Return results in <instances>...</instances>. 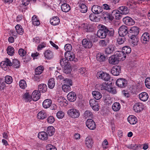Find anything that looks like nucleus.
Here are the masks:
<instances>
[{
    "label": "nucleus",
    "instance_id": "1",
    "mask_svg": "<svg viewBox=\"0 0 150 150\" xmlns=\"http://www.w3.org/2000/svg\"><path fill=\"white\" fill-rule=\"evenodd\" d=\"M114 31L113 29L108 28L104 25H102L97 33L98 37L100 38H104L108 35L112 36L114 34Z\"/></svg>",
    "mask_w": 150,
    "mask_h": 150
},
{
    "label": "nucleus",
    "instance_id": "2",
    "mask_svg": "<svg viewBox=\"0 0 150 150\" xmlns=\"http://www.w3.org/2000/svg\"><path fill=\"white\" fill-rule=\"evenodd\" d=\"M67 114L69 117L74 119L78 118L80 115L79 111L74 108L69 110L67 112Z\"/></svg>",
    "mask_w": 150,
    "mask_h": 150
},
{
    "label": "nucleus",
    "instance_id": "3",
    "mask_svg": "<svg viewBox=\"0 0 150 150\" xmlns=\"http://www.w3.org/2000/svg\"><path fill=\"white\" fill-rule=\"evenodd\" d=\"M96 77L99 79H102L106 81H108L110 78V76L108 74L105 73L102 71L97 72Z\"/></svg>",
    "mask_w": 150,
    "mask_h": 150
},
{
    "label": "nucleus",
    "instance_id": "4",
    "mask_svg": "<svg viewBox=\"0 0 150 150\" xmlns=\"http://www.w3.org/2000/svg\"><path fill=\"white\" fill-rule=\"evenodd\" d=\"M128 28L125 25L120 26L118 30V34L120 36H125L129 33Z\"/></svg>",
    "mask_w": 150,
    "mask_h": 150
},
{
    "label": "nucleus",
    "instance_id": "5",
    "mask_svg": "<svg viewBox=\"0 0 150 150\" xmlns=\"http://www.w3.org/2000/svg\"><path fill=\"white\" fill-rule=\"evenodd\" d=\"M67 60L66 58H62L60 61V63L62 67H64V71L66 73H68L70 72V69H66V67L68 65Z\"/></svg>",
    "mask_w": 150,
    "mask_h": 150
},
{
    "label": "nucleus",
    "instance_id": "6",
    "mask_svg": "<svg viewBox=\"0 0 150 150\" xmlns=\"http://www.w3.org/2000/svg\"><path fill=\"white\" fill-rule=\"evenodd\" d=\"M89 104L92 109L95 111H98L99 106L98 102L94 99H91L89 101Z\"/></svg>",
    "mask_w": 150,
    "mask_h": 150
},
{
    "label": "nucleus",
    "instance_id": "7",
    "mask_svg": "<svg viewBox=\"0 0 150 150\" xmlns=\"http://www.w3.org/2000/svg\"><path fill=\"white\" fill-rule=\"evenodd\" d=\"M86 125L88 128L91 130H94L96 127L95 122L91 119H88L86 122Z\"/></svg>",
    "mask_w": 150,
    "mask_h": 150
},
{
    "label": "nucleus",
    "instance_id": "8",
    "mask_svg": "<svg viewBox=\"0 0 150 150\" xmlns=\"http://www.w3.org/2000/svg\"><path fill=\"white\" fill-rule=\"evenodd\" d=\"M65 57L67 60L76 62L77 59L75 58V55L72 52H66L64 54Z\"/></svg>",
    "mask_w": 150,
    "mask_h": 150
},
{
    "label": "nucleus",
    "instance_id": "9",
    "mask_svg": "<svg viewBox=\"0 0 150 150\" xmlns=\"http://www.w3.org/2000/svg\"><path fill=\"white\" fill-rule=\"evenodd\" d=\"M123 21L125 24L128 26L134 25L135 23L134 21L131 17L127 16L124 18Z\"/></svg>",
    "mask_w": 150,
    "mask_h": 150
},
{
    "label": "nucleus",
    "instance_id": "10",
    "mask_svg": "<svg viewBox=\"0 0 150 150\" xmlns=\"http://www.w3.org/2000/svg\"><path fill=\"white\" fill-rule=\"evenodd\" d=\"M82 43L83 46L86 48H90L93 45L92 41L89 39H87L86 38L83 39Z\"/></svg>",
    "mask_w": 150,
    "mask_h": 150
},
{
    "label": "nucleus",
    "instance_id": "11",
    "mask_svg": "<svg viewBox=\"0 0 150 150\" xmlns=\"http://www.w3.org/2000/svg\"><path fill=\"white\" fill-rule=\"evenodd\" d=\"M116 83L117 86L119 87L124 88L126 86L127 82L125 79L120 78L117 80Z\"/></svg>",
    "mask_w": 150,
    "mask_h": 150
},
{
    "label": "nucleus",
    "instance_id": "12",
    "mask_svg": "<svg viewBox=\"0 0 150 150\" xmlns=\"http://www.w3.org/2000/svg\"><path fill=\"white\" fill-rule=\"evenodd\" d=\"M101 12L100 16L102 18L107 20L109 19L112 20L113 19V17L111 14L105 11H102Z\"/></svg>",
    "mask_w": 150,
    "mask_h": 150
},
{
    "label": "nucleus",
    "instance_id": "13",
    "mask_svg": "<svg viewBox=\"0 0 150 150\" xmlns=\"http://www.w3.org/2000/svg\"><path fill=\"white\" fill-rule=\"evenodd\" d=\"M12 63L9 59L7 58L6 59L5 61L1 62L0 64L1 67L2 68H4H4H6V67L12 66Z\"/></svg>",
    "mask_w": 150,
    "mask_h": 150
},
{
    "label": "nucleus",
    "instance_id": "14",
    "mask_svg": "<svg viewBox=\"0 0 150 150\" xmlns=\"http://www.w3.org/2000/svg\"><path fill=\"white\" fill-rule=\"evenodd\" d=\"M40 93L38 90H35L32 93V99L34 101H36L40 99Z\"/></svg>",
    "mask_w": 150,
    "mask_h": 150
},
{
    "label": "nucleus",
    "instance_id": "15",
    "mask_svg": "<svg viewBox=\"0 0 150 150\" xmlns=\"http://www.w3.org/2000/svg\"><path fill=\"white\" fill-rule=\"evenodd\" d=\"M91 11L93 13L95 14H98L102 12L103 9L100 6L95 5L92 6Z\"/></svg>",
    "mask_w": 150,
    "mask_h": 150
},
{
    "label": "nucleus",
    "instance_id": "16",
    "mask_svg": "<svg viewBox=\"0 0 150 150\" xmlns=\"http://www.w3.org/2000/svg\"><path fill=\"white\" fill-rule=\"evenodd\" d=\"M116 55H114L110 57L108 59L109 63L113 65L117 64L119 61Z\"/></svg>",
    "mask_w": 150,
    "mask_h": 150
},
{
    "label": "nucleus",
    "instance_id": "17",
    "mask_svg": "<svg viewBox=\"0 0 150 150\" xmlns=\"http://www.w3.org/2000/svg\"><path fill=\"white\" fill-rule=\"evenodd\" d=\"M121 71L120 67L115 66L113 67L111 70V73L114 76H118Z\"/></svg>",
    "mask_w": 150,
    "mask_h": 150
},
{
    "label": "nucleus",
    "instance_id": "18",
    "mask_svg": "<svg viewBox=\"0 0 150 150\" xmlns=\"http://www.w3.org/2000/svg\"><path fill=\"white\" fill-rule=\"evenodd\" d=\"M149 40V34L147 32L144 33L142 35L141 38L142 42L144 44L147 43Z\"/></svg>",
    "mask_w": 150,
    "mask_h": 150
},
{
    "label": "nucleus",
    "instance_id": "19",
    "mask_svg": "<svg viewBox=\"0 0 150 150\" xmlns=\"http://www.w3.org/2000/svg\"><path fill=\"white\" fill-rule=\"evenodd\" d=\"M67 98L68 100L70 102H74L75 101L76 99V94L73 92H71L67 95Z\"/></svg>",
    "mask_w": 150,
    "mask_h": 150
},
{
    "label": "nucleus",
    "instance_id": "20",
    "mask_svg": "<svg viewBox=\"0 0 150 150\" xmlns=\"http://www.w3.org/2000/svg\"><path fill=\"white\" fill-rule=\"evenodd\" d=\"M143 108L142 104L139 103H136L133 107L134 110L136 112H140L141 111Z\"/></svg>",
    "mask_w": 150,
    "mask_h": 150
},
{
    "label": "nucleus",
    "instance_id": "21",
    "mask_svg": "<svg viewBox=\"0 0 150 150\" xmlns=\"http://www.w3.org/2000/svg\"><path fill=\"white\" fill-rule=\"evenodd\" d=\"M48 134L45 132H39L38 134V138L42 140H47L48 137Z\"/></svg>",
    "mask_w": 150,
    "mask_h": 150
},
{
    "label": "nucleus",
    "instance_id": "22",
    "mask_svg": "<svg viewBox=\"0 0 150 150\" xmlns=\"http://www.w3.org/2000/svg\"><path fill=\"white\" fill-rule=\"evenodd\" d=\"M119 13L122 14H127L129 12V10L127 7L125 6H121L119 7Z\"/></svg>",
    "mask_w": 150,
    "mask_h": 150
},
{
    "label": "nucleus",
    "instance_id": "23",
    "mask_svg": "<svg viewBox=\"0 0 150 150\" xmlns=\"http://www.w3.org/2000/svg\"><path fill=\"white\" fill-rule=\"evenodd\" d=\"M81 28L84 30L85 32H91L92 30L90 25L87 23H83L80 26Z\"/></svg>",
    "mask_w": 150,
    "mask_h": 150
},
{
    "label": "nucleus",
    "instance_id": "24",
    "mask_svg": "<svg viewBox=\"0 0 150 150\" xmlns=\"http://www.w3.org/2000/svg\"><path fill=\"white\" fill-rule=\"evenodd\" d=\"M38 91L40 93H44L47 91V86L45 84L41 83L38 85Z\"/></svg>",
    "mask_w": 150,
    "mask_h": 150
},
{
    "label": "nucleus",
    "instance_id": "25",
    "mask_svg": "<svg viewBox=\"0 0 150 150\" xmlns=\"http://www.w3.org/2000/svg\"><path fill=\"white\" fill-rule=\"evenodd\" d=\"M139 41V39L137 37L133 38H130L129 40V43L130 45L133 47L136 46L137 44Z\"/></svg>",
    "mask_w": 150,
    "mask_h": 150
},
{
    "label": "nucleus",
    "instance_id": "26",
    "mask_svg": "<svg viewBox=\"0 0 150 150\" xmlns=\"http://www.w3.org/2000/svg\"><path fill=\"white\" fill-rule=\"evenodd\" d=\"M127 120L129 123L131 125H134L137 122L136 117L133 115L129 116L127 118Z\"/></svg>",
    "mask_w": 150,
    "mask_h": 150
},
{
    "label": "nucleus",
    "instance_id": "27",
    "mask_svg": "<svg viewBox=\"0 0 150 150\" xmlns=\"http://www.w3.org/2000/svg\"><path fill=\"white\" fill-rule=\"evenodd\" d=\"M47 117V114L43 110L39 112L37 114V118L38 119L43 120Z\"/></svg>",
    "mask_w": 150,
    "mask_h": 150
},
{
    "label": "nucleus",
    "instance_id": "28",
    "mask_svg": "<svg viewBox=\"0 0 150 150\" xmlns=\"http://www.w3.org/2000/svg\"><path fill=\"white\" fill-rule=\"evenodd\" d=\"M140 99L143 101H146L148 98L149 96L148 94L145 92L141 93L139 95Z\"/></svg>",
    "mask_w": 150,
    "mask_h": 150
},
{
    "label": "nucleus",
    "instance_id": "29",
    "mask_svg": "<svg viewBox=\"0 0 150 150\" xmlns=\"http://www.w3.org/2000/svg\"><path fill=\"white\" fill-rule=\"evenodd\" d=\"M93 142L92 138L90 137H87L85 140V145L86 147L91 148L93 144Z\"/></svg>",
    "mask_w": 150,
    "mask_h": 150
},
{
    "label": "nucleus",
    "instance_id": "30",
    "mask_svg": "<svg viewBox=\"0 0 150 150\" xmlns=\"http://www.w3.org/2000/svg\"><path fill=\"white\" fill-rule=\"evenodd\" d=\"M61 8L62 11L67 12L70 11L71 8L68 4L67 3H64L61 5Z\"/></svg>",
    "mask_w": 150,
    "mask_h": 150
},
{
    "label": "nucleus",
    "instance_id": "31",
    "mask_svg": "<svg viewBox=\"0 0 150 150\" xmlns=\"http://www.w3.org/2000/svg\"><path fill=\"white\" fill-rule=\"evenodd\" d=\"M59 19L57 16L53 17L52 18L50 19V22L51 24L54 25L59 24Z\"/></svg>",
    "mask_w": 150,
    "mask_h": 150
},
{
    "label": "nucleus",
    "instance_id": "32",
    "mask_svg": "<svg viewBox=\"0 0 150 150\" xmlns=\"http://www.w3.org/2000/svg\"><path fill=\"white\" fill-rule=\"evenodd\" d=\"M54 132L55 129L54 127L52 126H50L47 127L46 132L48 136H51L54 134Z\"/></svg>",
    "mask_w": 150,
    "mask_h": 150
},
{
    "label": "nucleus",
    "instance_id": "33",
    "mask_svg": "<svg viewBox=\"0 0 150 150\" xmlns=\"http://www.w3.org/2000/svg\"><path fill=\"white\" fill-rule=\"evenodd\" d=\"M96 57L97 61L100 62L105 61L106 59V57L104 55L101 53H98L96 55Z\"/></svg>",
    "mask_w": 150,
    "mask_h": 150
},
{
    "label": "nucleus",
    "instance_id": "34",
    "mask_svg": "<svg viewBox=\"0 0 150 150\" xmlns=\"http://www.w3.org/2000/svg\"><path fill=\"white\" fill-rule=\"evenodd\" d=\"M52 103V101L50 99L45 100L42 103L43 107L45 108H47L50 107Z\"/></svg>",
    "mask_w": 150,
    "mask_h": 150
},
{
    "label": "nucleus",
    "instance_id": "35",
    "mask_svg": "<svg viewBox=\"0 0 150 150\" xmlns=\"http://www.w3.org/2000/svg\"><path fill=\"white\" fill-rule=\"evenodd\" d=\"M44 56L47 59H51L53 57V52L51 51L47 50L44 53Z\"/></svg>",
    "mask_w": 150,
    "mask_h": 150
},
{
    "label": "nucleus",
    "instance_id": "36",
    "mask_svg": "<svg viewBox=\"0 0 150 150\" xmlns=\"http://www.w3.org/2000/svg\"><path fill=\"white\" fill-rule=\"evenodd\" d=\"M16 32L20 35H22L24 32V30L22 26L19 24H17L15 27Z\"/></svg>",
    "mask_w": 150,
    "mask_h": 150
},
{
    "label": "nucleus",
    "instance_id": "37",
    "mask_svg": "<svg viewBox=\"0 0 150 150\" xmlns=\"http://www.w3.org/2000/svg\"><path fill=\"white\" fill-rule=\"evenodd\" d=\"M114 47L110 45L105 49V53L107 54H111L112 53L114 50Z\"/></svg>",
    "mask_w": 150,
    "mask_h": 150
},
{
    "label": "nucleus",
    "instance_id": "38",
    "mask_svg": "<svg viewBox=\"0 0 150 150\" xmlns=\"http://www.w3.org/2000/svg\"><path fill=\"white\" fill-rule=\"evenodd\" d=\"M124 54V53H123V51H122L120 52H117L115 55L117 56V58L118 59V60L119 61L120 60H123V58L125 59L126 57V56Z\"/></svg>",
    "mask_w": 150,
    "mask_h": 150
},
{
    "label": "nucleus",
    "instance_id": "39",
    "mask_svg": "<svg viewBox=\"0 0 150 150\" xmlns=\"http://www.w3.org/2000/svg\"><path fill=\"white\" fill-rule=\"evenodd\" d=\"M92 94L95 99L98 100L102 97L101 94L98 91H94L92 92Z\"/></svg>",
    "mask_w": 150,
    "mask_h": 150
},
{
    "label": "nucleus",
    "instance_id": "40",
    "mask_svg": "<svg viewBox=\"0 0 150 150\" xmlns=\"http://www.w3.org/2000/svg\"><path fill=\"white\" fill-rule=\"evenodd\" d=\"M79 7L80 8V11L82 13H85L87 11V7L83 3H79Z\"/></svg>",
    "mask_w": 150,
    "mask_h": 150
},
{
    "label": "nucleus",
    "instance_id": "41",
    "mask_svg": "<svg viewBox=\"0 0 150 150\" xmlns=\"http://www.w3.org/2000/svg\"><path fill=\"white\" fill-rule=\"evenodd\" d=\"M33 24L35 26H38L40 24V22L36 15H34L32 18Z\"/></svg>",
    "mask_w": 150,
    "mask_h": 150
},
{
    "label": "nucleus",
    "instance_id": "42",
    "mask_svg": "<svg viewBox=\"0 0 150 150\" xmlns=\"http://www.w3.org/2000/svg\"><path fill=\"white\" fill-rule=\"evenodd\" d=\"M112 108L114 111H117L120 108V104L118 102L115 103L112 105Z\"/></svg>",
    "mask_w": 150,
    "mask_h": 150
},
{
    "label": "nucleus",
    "instance_id": "43",
    "mask_svg": "<svg viewBox=\"0 0 150 150\" xmlns=\"http://www.w3.org/2000/svg\"><path fill=\"white\" fill-rule=\"evenodd\" d=\"M103 98L105 103H106V104L109 105L111 103V98L108 95L104 96Z\"/></svg>",
    "mask_w": 150,
    "mask_h": 150
},
{
    "label": "nucleus",
    "instance_id": "44",
    "mask_svg": "<svg viewBox=\"0 0 150 150\" xmlns=\"http://www.w3.org/2000/svg\"><path fill=\"white\" fill-rule=\"evenodd\" d=\"M129 30L131 31L132 33H134L135 35H137L139 32V28L136 26L132 27Z\"/></svg>",
    "mask_w": 150,
    "mask_h": 150
},
{
    "label": "nucleus",
    "instance_id": "45",
    "mask_svg": "<svg viewBox=\"0 0 150 150\" xmlns=\"http://www.w3.org/2000/svg\"><path fill=\"white\" fill-rule=\"evenodd\" d=\"M122 51H123V53H124L125 54H128L131 52V49L129 47L125 46L123 47Z\"/></svg>",
    "mask_w": 150,
    "mask_h": 150
},
{
    "label": "nucleus",
    "instance_id": "46",
    "mask_svg": "<svg viewBox=\"0 0 150 150\" xmlns=\"http://www.w3.org/2000/svg\"><path fill=\"white\" fill-rule=\"evenodd\" d=\"M44 67L42 66H40L37 67L35 69V74L36 75L41 74L44 70Z\"/></svg>",
    "mask_w": 150,
    "mask_h": 150
},
{
    "label": "nucleus",
    "instance_id": "47",
    "mask_svg": "<svg viewBox=\"0 0 150 150\" xmlns=\"http://www.w3.org/2000/svg\"><path fill=\"white\" fill-rule=\"evenodd\" d=\"M55 85V83L54 79H50L48 82V85L49 88L51 89H52L54 86Z\"/></svg>",
    "mask_w": 150,
    "mask_h": 150
},
{
    "label": "nucleus",
    "instance_id": "48",
    "mask_svg": "<svg viewBox=\"0 0 150 150\" xmlns=\"http://www.w3.org/2000/svg\"><path fill=\"white\" fill-rule=\"evenodd\" d=\"M7 52L8 54L10 56L13 55L14 53V49L13 47L9 46L7 49Z\"/></svg>",
    "mask_w": 150,
    "mask_h": 150
},
{
    "label": "nucleus",
    "instance_id": "49",
    "mask_svg": "<svg viewBox=\"0 0 150 150\" xmlns=\"http://www.w3.org/2000/svg\"><path fill=\"white\" fill-rule=\"evenodd\" d=\"M83 115L85 118H87L89 117H92L93 114L92 112L90 110H86L84 112Z\"/></svg>",
    "mask_w": 150,
    "mask_h": 150
},
{
    "label": "nucleus",
    "instance_id": "50",
    "mask_svg": "<svg viewBox=\"0 0 150 150\" xmlns=\"http://www.w3.org/2000/svg\"><path fill=\"white\" fill-rule=\"evenodd\" d=\"M12 81L13 79L11 76L8 75L5 76V82L6 83L10 84L12 83Z\"/></svg>",
    "mask_w": 150,
    "mask_h": 150
},
{
    "label": "nucleus",
    "instance_id": "51",
    "mask_svg": "<svg viewBox=\"0 0 150 150\" xmlns=\"http://www.w3.org/2000/svg\"><path fill=\"white\" fill-rule=\"evenodd\" d=\"M20 63L16 59H14L12 62V66L15 68H17L19 67Z\"/></svg>",
    "mask_w": 150,
    "mask_h": 150
},
{
    "label": "nucleus",
    "instance_id": "52",
    "mask_svg": "<svg viewBox=\"0 0 150 150\" xmlns=\"http://www.w3.org/2000/svg\"><path fill=\"white\" fill-rule=\"evenodd\" d=\"M126 40L125 36H120L117 39V41L118 43L121 45L123 44Z\"/></svg>",
    "mask_w": 150,
    "mask_h": 150
},
{
    "label": "nucleus",
    "instance_id": "53",
    "mask_svg": "<svg viewBox=\"0 0 150 150\" xmlns=\"http://www.w3.org/2000/svg\"><path fill=\"white\" fill-rule=\"evenodd\" d=\"M23 98L25 100V101L30 102L31 100V96H30L28 93H26L24 94L23 96Z\"/></svg>",
    "mask_w": 150,
    "mask_h": 150
},
{
    "label": "nucleus",
    "instance_id": "54",
    "mask_svg": "<svg viewBox=\"0 0 150 150\" xmlns=\"http://www.w3.org/2000/svg\"><path fill=\"white\" fill-rule=\"evenodd\" d=\"M58 101L60 103V105H66L67 104V101L64 98L62 97L61 100L58 99Z\"/></svg>",
    "mask_w": 150,
    "mask_h": 150
},
{
    "label": "nucleus",
    "instance_id": "55",
    "mask_svg": "<svg viewBox=\"0 0 150 150\" xmlns=\"http://www.w3.org/2000/svg\"><path fill=\"white\" fill-rule=\"evenodd\" d=\"M103 88L107 90L109 92L112 94H115L116 93V91L115 88L109 87L107 89L105 86Z\"/></svg>",
    "mask_w": 150,
    "mask_h": 150
},
{
    "label": "nucleus",
    "instance_id": "56",
    "mask_svg": "<svg viewBox=\"0 0 150 150\" xmlns=\"http://www.w3.org/2000/svg\"><path fill=\"white\" fill-rule=\"evenodd\" d=\"M19 85L21 88L23 89H25L27 86L26 82L24 80H21L19 81Z\"/></svg>",
    "mask_w": 150,
    "mask_h": 150
},
{
    "label": "nucleus",
    "instance_id": "57",
    "mask_svg": "<svg viewBox=\"0 0 150 150\" xmlns=\"http://www.w3.org/2000/svg\"><path fill=\"white\" fill-rule=\"evenodd\" d=\"M112 13L114 15H115V14H116L115 17H117V18H116L117 19H119L121 18V16L119 15L120 13H119L118 9V10H113L112 12Z\"/></svg>",
    "mask_w": 150,
    "mask_h": 150
},
{
    "label": "nucleus",
    "instance_id": "58",
    "mask_svg": "<svg viewBox=\"0 0 150 150\" xmlns=\"http://www.w3.org/2000/svg\"><path fill=\"white\" fill-rule=\"evenodd\" d=\"M79 72L83 76L86 75L87 73V71L86 70V68L83 67L80 68L79 69Z\"/></svg>",
    "mask_w": 150,
    "mask_h": 150
},
{
    "label": "nucleus",
    "instance_id": "59",
    "mask_svg": "<svg viewBox=\"0 0 150 150\" xmlns=\"http://www.w3.org/2000/svg\"><path fill=\"white\" fill-rule=\"evenodd\" d=\"M90 19L91 21L94 22L98 21V18L93 14H91L89 16Z\"/></svg>",
    "mask_w": 150,
    "mask_h": 150
},
{
    "label": "nucleus",
    "instance_id": "60",
    "mask_svg": "<svg viewBox=\"0 0 150 150\" xmlns=\"http://www.w3.org/2000/svg\"><path fill=\"white\" fill-rule=\"evenodd\" d=\"M64 49L66 52H71V50L72 49V47L70 44H67L65 45Z\"/></svg>",
    "mask_w": 150,
    "mask_h": 150
},
{
    "label": "nucleus",
    "instance_id": "61",
    "mask_svg": "<svg viewBox=\"0 0 150 150\" xmlns=\"http://www.w3.org/2000/svg\"><path fill=\"white\" fill-rule=\"evenodd\" d=\"M62 90L65 92H67L71 90L70 86H67L66 85H63L62 86Z\"/></svg>",
    "mask_w": 150,
    "mask_h": 150
},
{
    "label": "nucleus",
    "instance_id": "62",
    "mask_svg": "<svg viewBox=\"0 0 150 150\" xmlns=\"http://www.w3.org/2000/svg\"><path fill=\"white\" fill-rule=\"evenodd\" d=\"M56 116L58 118L62 119L64 117V113L62 111H59L57 113Z\"/></svg>",
    "mask_w": 150,
    "mask_h": 150
},
{
    "label": "nucleus",
    "instance_id": "63",
    "mask_svg": "<svg viewBox=\"0 0 150 150\" xmlns=\"http://www.w3.org/2000/svg\"><path fill=\"white\" fill-rule=\"evenodd\" d=\"M145 83L146 87L150 89V77H148L145 79Z\"/></svg>",
    "mask_w": 150,
    "mask_h": 150
},
{
    "label": "nucleus",
    "instance_id": "64",
    "mask_svg": "<svg viewBox=\"0 0 150 150\" xmlns=\"http://www.w3.org/2000/svg\"><path fill=\"white\" fill-rule=\"evenodd\" d=\"M54 118L53 116H50L47 118V121L49 123L52 124L54 122Z\"/></svg>",
    "mask_w": 150,
    "mask_h": 150
}]
</instances>
